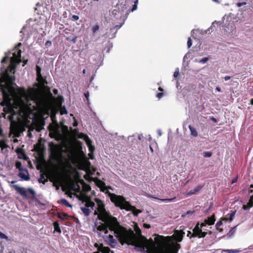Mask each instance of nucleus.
<instances>
[{
  "instance_id": "5fc2aeb1",
  "label": "nucleus",
  "mask_w": 253,
  "mask_h": 253,
  "mask_svg": "<svg viewBox=\"0 0 253 253\" xmlns=\"http://www.w3.org/2000/svg\"><path fill=\"white\" fill-rule=\"evenodd\" d=\"M230 79H231L230 76H227L224 77L225 81H228V80H230Z\"/></svg>"
},
{
  "instance_id": "393cba45",
  "label": "nucleus",
  "mask_w": 253,
  "mask_h": 253,
  "mask_svg": "<svg viewBox=\"0 0 253 253\" xmlns=\"http://www.w3.org/2000/svg\"><path fill=\"white\" fill-rule=\"evenodd\" d=\"M53 224L54 228V231L58 232L59 233H61V230L59 227V224L58 223V222H54Z\"/></svg>"
},
{
  "instance_id": "473e14b6",
  "label": "nucleus",
  "mask_w": 253,
  "mask_h": 253,
  "mask_svg": "<svg viewBox=\"0 0 253 253\" xmlns=\"http://www.w3.org/2000/svg\"><path fill=\"white\" fill-rule=\"evenodd\" d=\"M36 72H37V76H41V75H42L41 73V69L38 66H36Z\"/></svg>"
},
{
  "instance_id": "864d4df0",
  "label": "nucleus",
  "mask_w": 253,
  "mask_h": 253,
  "mask_svg": "<svg viewBox=\"0 0 253 253\" xmlns=\"http://www.w3.org/2000/svg\"><path fill=\"white\" fill-rule=\"evenodd\" d=\"M11 130L13 131V130H16L17 129V127L16 126H13L11 125Z\"/></svg>"
},
{
  "instance_id": "052dcab7",
  "label": "nucleus",
  "mask_w": 253,
  "mask_h": 253,
  "mask_svg": "<svg viewBox=\"0 0 253 253\" xmlns=\"http://www.w3.org/2000/svg\"><path fill=\"white\" fill-rule=\"evenodd\" d=\"M250 200L251 201V202L253 204V195L250 197Z\"/></svg>"
},
{
  "instance_id": "c03bdc74",
  "label": "nucleus",
  "mask_w": 253,
  "mask_h": 253,
  "mask_svg": "<svg viewBox=\"0 0 253 253\" xmlns=\"http://www.w3.org/2000/svg\"><path fill=\"white\" fill-rule=\"evenodd\" d=\"M246 4V2H238L237 3V5L238 7H241L244 5H245Z\"/></svg>"
},
{
  "instance_id": "4468645a",
  "label": "nucleus",
  "mask_w": 253,
  "mask_h": 253,
  "mask_svg": "<svg viewBox=\"0 0 253 253\" xmlns=\"http://www.w3.org/2000/svg\"><path fill=\"white\" fill-rule=\"evenodd\" d=\"M215 221V214H213L211 216L208 217V219H205V222L209 225H212L214 224Z\"/></svg>"
},
{
  "instance_id": "e2e57ef3",
  "label": "nucleus",
  "mask_w": 253,
  "mask_h": 253,
  "mask_svg": "<svg viewBox=\"0 0 253 253\" xmlns=\"http://www.w3.org/2000/svg\"><path fill=\"white\" fill-rule=\"evenodd\" d=\"M23 63H24V65H23V66H24V65H25V64H26L27 63V62H28V60H24L23 61Z\"/></svg>"
},
{
  "instance_id": "2eb2a0df",
  "label": "nucleus",
  "mask_w": 253,
  "mask_h": 253,
  "mask_svg": "<svg viewBox=\"0 0 253 253\" xmlns=\"http://www.w3.org/2000/svg\"><path fill=\"white\" fill-rule=\"evenodd\" d=\"M204 187V185H199L197 186L196 188H195L194 189H192L190 190L188 193V195H192L194 194H196L197 192H198L200 190H201V189Z\"/></svg>"
},
{
  "instance_id": "f704fd0d",
  "label": "nucleus",
  "mask_w": 253,
  "mask_h": 253,
  "mask_svg": "<svg viewBox=\"0 0 253 253\" xmlns=\"http://www.w3.org/2000/svg\"><path fill=\"white\" fill-rule=\"evenodd\" d=\"M175 199H176V197H174V198H170V199H162L161 200L163 202H173Z\"/></svg>"
},
{
  "instance_id": "39448f33",
  "label": "nucleus",
  "mask_w": 253,
  "mask_h": 253,
  "mask_svg": "<svg viewBox=\"0 0 253 253\" xmlns=\"http://www.w3.org/2000/svg\"><path fill=\"white\" fill-rule=\"evenodd\" d=\"M95 201L97 205V208L96 211H95L94 214L98 215V218L99 220H103L104 218H116L112 216L109 211H106L105 208V205L101 200L95 198Z\"/></svg>"
},
{
  "instance_id": "774afa93",
  "label": "nucleus",
  "mask_w": 253,
  "mask_h": 253,
  "mask_svg": "<svg viewBox=\"0 0 253 253\" xmlns=\"http://www.w3.org/2000/svg\"><path fill=\"white\" fill-rule=\"evenodd\" d=\"M250 103L252 105H253V98H252L250 101Z\"/></svg>"
},
{
  "instance_id": "423d86ee",
  "label": "nucleus",
  "mask_w": 253,
  "mask_h": 253,
  "mask_svg": "<svg viewBox=\"0 0 253 253\" xmlns=\"http://www.w3.org/2000/svg\"><path fill=\"white\" fill-rule=\"evenodd\" d=\"M15 189L22 196L28 198H34L35 197V193L32 189H28L26 190L24 188L19 187L17 185H14Z\"/></svg>"
},
{
  "instance_id": "ea45409f",
  "label": "nucleus",
  "mask_w": 253,
  "mask_h": 253,
  "mask_svg": "<svg viewBox=\"0 0 253 253\" xmlns=\"http://www.w3.org/2000/svg\"><path fill=\"white\" fill-rule=\"evenodd\" d=\"M0 238L1 239H7V236L0 231Z\"/></svg>"
},
{
  "instance_id": "09e8293b",
  "label": "nucleus",
  "mask_w": 253,
  "mask_h": 253,
  "mask_svg": "<svg viewBox=\"0 0 253 253\" xmlns=\"http://www.w3.org/2000/svg\"><path fill=\"white\" fill-rule=\"evenodd\" d=\"M84 96H85V98L88 100V97H89V95L88 91H87L86 92L84 93Z\"/></svg>"
},
{
  "instance_id": "3c124183",
  "label": "nucleus",
  "mask_w": 253,
  "mask_h": 253,
  "mask_svg": "<svg viewBox=\"0 0 253 253\" xmlns=\"http://www.w3.org/2000/svg\"><path fill=\"white\" fill-rule=\"evenodd\" d=\"M94 246L99 251V249H100V247H101V244L98 245L97 243H95Z\"/></svg>"
},
{
  "instance_id": "a19ab883",
  "label": "nucleus",
  "mask_w": 253,
  "mask_h": 253,
  "mask_svg": "<svg viewBox=\"0 0 253 253\" xmlns=\"http://www.w3.org/2000/svg\"><path fill=\"white\" fill-rule=\"evenodd\" d=\"M163 96H164L163 92L158 93L156 95L157 97L159 99L161 98Z\"/></svg>"
},
{
  "instance_id": "49530a36",
  "label": "nucleus",
  "mask_w": 253,
  "mask_h": 253,
  "mask_svg": "<svg viewBox=\"0 0 253 253\" xmlns=\"http://www.w3.org/2000/svg\"><path fill=\"white\" fill-rule=\"evenodd\" d=\"M206 224H207V223L204 221V222L200 224V228L202 229L203 227L206 226Z\"/></svg>"
},
{
  "instance_id": "4c0bfd02",
  "label": "nucleus",
  "mask_w": 253,
  "mask_h": 253,
  "mask_svg": "<svg viewBox=\"0 0 253 253\" xmlns=\"http://www.w3.org/2000/svg\"><path fill=\"white\" fill-rule=\"evenodd\" d=\"M179 74V69H178V68H177L174 72L173 76H174V77L176 78L178 76Z\"/></svg>"
},
{
  "instance_id": "dca6fc26",
  "label": "nucleus",
  "mask_w": 253,
  "mask_h": 253,
  "mask_svg": "<svg viewBox=\"0 0 253 253\" xmlns=\"http://www.w3.org/2000/svg\"><path fill=\"white\" fill-rule=\"evenodd\" d=\"M99 251L102 253H108L111 252L113 253V251L111 250L108 247H104L102 244H101V247L99 249Z\"/></svg>"
},
{
  "instance_id": "e433bc0d",
  "label": "nucleus",
  "mask_w": 253,
  "mask_h": 253,
  "mask_svg": "<svg viewBox=\"0 0 253 253\" xmlns=\"http://www.w3.org/2000/svg\"><path fill=\"white\" fill-rule=\"evenodd\" d=\"M192 44V41L190 38H189L187 41V46L188 48L190 47Z\"/></svg>"
},
{
  "instance_id": "4d7b16f0",
  "label": "nucleus",
  "mask_w": 253,
  "mask_h": 253,
  "mask_svg": "<svg viewBox=\"0 0 253 253\" xmlns=\"http://www.w3.org/2000/svg\"><path fill=\"white\" fill-rule=\"evenodd\" d=\"M223 251L225 252L233 253H235L237 252L236 251H234V250H232V251H231V252H229V250H225V251Z\"/></svg>"
},
{
  "instance_id": "6e6552de",
  "label": "nucleus",
  "mask_w": 253,
  "mask_h": 253,
  "mask_svg": "<svg viewBox=\"0 0 253 253\" xmlns=\"http://www.w3.org/2000/svg\"><path fill=\"white\" fill-rule=\"evenodd\" d=\"M207 235V233L203 231L202 229L200 228V223L198 222L193 229L192 236L193 237H198L199 238H204Z\"/></svg>"
},
{
  "instance_id": "a878e982",
  "label": "nucleus",
  "mask_w": 253,
  "mask_h": 253,
  "mask_svg": "<svg viewBox=\"0 0 253 253\" xmlns=\"http://www.w3.org/2000/svg\"><path fill=\"white\" fill-rule=\"evenodd\" d=\"M60 203L64 205L67 207H72V205L65 199H61L60 200Z\"/></svg>"
},
{
  "instance_id": "603ef678",
  "label": "nucleus",
  "mask_w": 253,
  "mask_h": 253,
  "mask_svg": "<svg viewBox=\"0 0 253 253\" xmlns=\"http://www.w3.org/2000/svg\"><path fill=\"white\" fill-rule=\"evenodd\" d=\"M58 90L57 89L54 88V89H53V93L55 95L57 94H58Z\"/></svg>"
},
{
  "instance_id": "a18cd8bd",
  "label": "nucleus",
  "mask_w": 253,
  "mask_h": 253,
  "mask_svg": "<svg viewBox=\"0 0 253 253\" xmlns=\"http://www.w3.org/2000/svg\"><path fill=\"white\" fill-rule=\"evenodd\" d=\"M143 227L145 228H150L151 227V226L150 224L147 223H144L143 224Z\"/></svg>"
},
{
  "instance_id": "7c9ffc66",
  "label": "nucleus",
  "mask_w": 253,
  "mask_h": 253,
  "mask_svg": "<svg viewBox=\"0 0 253 253\" xmlns=\"http://www.w3.org/2000/svg\"><path fill=\"white\" fill-rule=\"evenodd\" d=\"M203 156L205 158H209L212 156V152L210 151H205L203 153Z\"/></svg>"
},
{
  "instance_id": "338daca9",
  "label": "nucleus",
  "mask_w": 253,
  "mask_h": 253,
  "mask_svg": "<svg viewBox=\"0 0 253 253\" xmlns=\"http://www.w3.org/2000/svg\"><path fill=\"white\" fill-rule=\"evenodd\" d=\"M249 192L250 193H253V188H252V189H249Z\"/></svg>"
},
{
  "instance_id": "2f4dec72",
  "label": "nucleus",
  "mask_w": 253,
  "mask_h": 253,
  "mask_svg": "<svg viewBox=\"0 0 253 253\" xmlns=\"http://www.w3.org/2000/svg\"><path fill=\"white\" fill-rule=\"evenodd\" d=\"M99 29V25H95V26H93L92 28V31L93 33H95L96 31H97Z\"/></svg>"
},
{
  "instance_id": "b1692460",
  "label": "nucleus",
  "mask_w": 253,
  "mask_h": 253,
  "mask_svg": "<svg viewBox=\"0 0 253 253\" xmlns=\"http://www.w3.org/2000/svg\"><path fill=\"white\" fill-rule=\"evenodd\" d=\"M253 207V204L251 202V201L249 200V202L247 205H243L242 208L245 211L249 210L250 208Z\"/></svg>"
},
{
  "instance_id": "6e6d98bb",
  "label": "nucleus",
  "mask_w": 253,
  "mask_h": 253,
  "mask_svg": "<svg viewBox=\"0 0 253 253\" xmlns=\"http://www.w3.org/2000/svg\"><path fill=\"white\" fill-rule=\"evenodd\" d=\"M122 25H116L115 26V28L116 29V30H118L119 29H120Z\"/></svg>"
},
{
  "instance_id": "79ce46f5",
  "label": "nucleus",
  "mask_w": 253,
  "mask_h": 253,
  "mask_svg": "<svg viewBox=\"0 0 253 253\" xmlns=\"http://www.w3.org/2000/svg\"><path fill=\"white\" fill-rule=\"evenodd\" d=\"M51 42L50 41H46V42L45 43V45L46 46V47H49L51 45Z\"/></svg>"
},
{
  "instance_id": "c9c22d12",
  "label": "nucleus",
  "mask_w": 253,
  "mask_h": 253,
  "mask_svg": "<svg viewBox=\"0 0 253 253\" xmlns=\"http://www.w3.org/2000/svg\"><path fill=\"white\" fill-rule=\"evenodd\" d=\"M70 19L72 21H76L79 19V17L78 15H73Z\"/></svg>"
},
{
  "instance_id": "1a4fd4ad",
  "label": "nucleus",
  "mask_w": 253,
  "mask_h": 253,
  "mask_svg": "<svg viewBox=\"0 0 253 253\" xmlns=\"http://www.w3.org/2000/svg\"><path fill=\"white\" fill-rule=\"evenodd\" d=\"M134 231L135 233H134V235L132 237V240H131L129 244H127V245H132L134 242V240L136 238H141V239H145V237L142 235L141 230L138 226L136 223H134Z\"/></svg>"
},
{
  "instance_id": "58836bf2",
  "label": "nucleus",
  "mask_w": 253,
  "mask_h": 253,
  "mask_svg": "<svg viewBox=\"0 0 253 253\" xmlns=\"http://www.w3.org/2000/svg\"><path fill=\"white\" fill-rule=\"evenodd\" d=\"M208 60V58L207 57H205V58H202L201 60H200V63H205L206 62H207Z\"/></svg>"
},
{
  "instance_id": "f257e3e1",
  "label": "nucleus",
  "mask_w": 253,
  "mask_h": 253,
  "mask_svg": "<svg viewBox=\"0 0 253 253\" xmlns=\"http://www.w3.org/2000/svg\"><path fill=\"white\" fill-rule=\"evenodd\" d=\"M101 220L104 222V223H100L97 227V230L103 231L107 234L109 229L114 232L115 236L122 245L130 243L132 237L134 235V231L131 228L127 229L122 226L117 218H104Z\"/></svg>"
},
{
  "instance_id": "9d476101",
  "label": "nucleus",
  "mask_w": 253,
  "mask_h": 253,
  "mask_svg": "<svg viewBox=\"0 0 253 253\" xmlns=\"http://www.w3.org/2000/svg\"><path fill=\"white\" fill-rule=\"evenodd\" d=\"M185 234V232L182 230H175L173 234L170 236L171 237V239H173L175 241L177 242H180L182 241L183 238V236ZM172 241L171 240V243H172Z\"/></svg>"
},
{
  "instance_id": "5701e85b",
  "label": "nucleus",
  "mask_w": 253,
  "mask_h": 253,
  "mask_svg": "<svg viewBox=\"0 0 253 253\" xmlns=\"http://www.w3.org/2000/svg\"><path fill=\"white\" fill-rule=\"evenodd\" d=\"M8 250H9L7 249L6 246H4L1 243H0V253L1 252L2 253H7Z\"/></svg>"
},
{
  "instance_id": "680f3d73",
  "label": "nucleus",
  "mask_w": 253,
  "mask_h": 253,
  "mask_svg": "<svg viewBox=\"0 0 253 253\" xmlns=\"http://www.w3.org/2000/svg\"><path fill=\"white\" fill-rule=\"evenodd\" d=\"M158 90L161 91V92H163V91H164V89L161 87H159L158 88Z\"/></svg>"
},
{
  "instance_id": "c85d7f7f",
  "label": "nucleus",
  "mask_w": 253,
  "mask_h": 253,
  "mask_svg": "<svg viewBox=\"0 0 253 253\" xmlns=\"http://www.w3.org/2000/svg\"><path fill=\"white\" fill-rule=\"evenodd\" d=\"M58 217L62 220H63L65 218L67 219L68 217V215L66 213H59L58 214Z\"/></svg>"
},
{
  "instance_id": "cd10ccee",
  "label": "nucleus",
  "mask_w": 253,
  "mask_h": 253,
  "mask_svg": "<svg viewBox=\"0 0 253 253\" xmlns=\"http://www.w3.org/2000/svg\"><path fill=\"white\" fill-rule=\"evenodd\" d=\"M16 168L18 169L19 171H23L25 169H23L22 164L20 162L17 161L15 163Z\"/></svg>"
},
{
  "instance_id": "f3484780",
  "label": "nucleus",
  "mask_w": 253,
  "mask_h": 253,
  "mask_svg": "<svg viewBox=\"0 0 253 253\" xmlns=\"http://www.w3.org/2000/svg\"><path fill=\"white\" fill-rule=\"evenodd\" d=\"M94 206H95L94 203L92 201H91L90 198H88L86 200L85 203V207H86L87 208H90L92 210H93Z\"/></svg>"
},
{
  "instance_id": "bf43d9fd",
  "label": "nucleus",
  "mask_w": 253,
  "mask_h": 253,
  "mask_svg": "<svg viewBox=\"0 0 253 253\" xmlns=\"http://www.w3.org/2000/svg\"><path fill=\"white\" fill-rule=\"evenodd\" d=\"M215 90L216 91H217L218 92H220L221 91V89L219 87H216V88H215Z\"/></svg>"
},
{
  "instance_id": "ddd939ff",
  "label": "nucleus",
  "mask_w": 253,
  "mask_h": 253,
  "mask_svg": "<svg viewBox=\"0 0 253 253\" xmlns=\"http://www.w3.org/2000/svg\"><path fill=\"white\" fill-rule=\"evenodd\" d=\"M18 176L21 179L26 181H28L30 179L28 170L26 168L23 171H20Z\"/></svg>"
},
{
  "instance_id": "c756f323",
  "label": "nucleus",
  "mask_w": 253,
  "mask_h": 253,
  "mask_svg": "<svg viewBox=\"0 0 253 253\" xmlns=\"http://www.w3.org/2000/svg\"><path fill=\"white\" fill-rule=\"evenodd\" d=\"M47 179L44 178V176L43 174H41V177L38 179V181L39 183H42L43 184H45L46 182H47Z\"/></svg>"
},
{
  "instance_id": "9b49d317",
  "label": "nucleus",
  "mask_w": 253,
  "mask_h": 253,
  "mask_svg": "<svg viewBox=\"0 0 253 253\" xmlns=\"http://www.w3.org/2000/svg\"><path fill=\"white\" fill-rule=\"evenodd\" d=\"M22 44L21 42H19L15 47L12 50L13 52H11V51L8 52V53H5V56L2 58V59L1 61V64H4L7 62L8 59L9 58V55L12 54L13 55L14 53H17V51L21 50L19 49V47L21 46Z\"/></svg>"
},
{
  "instance_id": "aec40b11",
  "label": "nucleus",
  "mask_w": 253,
  "mask_h": 253,
  "mask_svg": "<svg viewBox=\"0 0 253 253\" xmlns=\"http://www.w3.org/2000/svg\"><path fill=\"white\" fill-rule=\"evenodd\" d=\"M235 212H236L235 211H231V212L230 213H228L225 216V219L226 220L232 221L233 220V218L234 217V216L235 214Z\"/></svg>"
},
{
  "instance_id": "7ed1b4c3",
  "label": "nucleus",
  "mask_w": 253,
  "mask_h": 253,
  "mask_svg": "<svg viewBox=\"0 0 253 253\" xmlns=\"http://www.w3.org/2000/svg\"><path fill=\"white\" fill-rule=\"evenodd\" d=\"M153 236L156 237L154 238V241L152 238L149 240L142 239L145 242L149 243L156 244L157 247L159 249L160 251L158 253H178V250L180 248V244L171 242V237L169 236L164 237L162 235H157L155 234Z\"/></svg>"
},
{
  "instance_id": "20e7f679",
  "label": "nucleus",
  "mask_w": 253,
  "mask_h": 253,
  "mask_svg": "<svg viewBox=\"0 0 253 253\" xmlns=\"http://www.w3.org/2000/svg\"><path fill=\"white\" fill-rule=\"evenodd\" d=\"M110 196L111 201L115 204L116 207L120 208L121 210L131 211L134 215H137L141 212V211L131 206L123 196L117 195L114 193L110 194Z\"/></svg>"
},
{
  "instance_id": "bb28decb",
  "label": "nucleus",
  "mask_w": 253,
  "mask_h": 253,
  "mask_svg": "<svg viewBox=\"0 0 253 253\" xmlns=\"http://www.w3.org/2000/svg\"><path fill=\"white\" fill-rule=\"evenodd\" d=\"M84 183L83 185V190L85 192H88L91 190V187L89 185L85 183L83 181Z\"/></svg>"
},
{
  "instance_id": "f8f14e48",
  "label": "nucleus",
  "mask_w": 253,
  "mask_h": 253,
  "mask_svg": "<svg viewBox=\"0 0 253 253\" xmlns=\"http://www.w3.org/2000/svg\"><path fill=\"white\" fill-rule=\"evenodd\" d=\"M156 246L157 245L156 244L149 243L148 242H144L142 244V247H143L144 249H146L147 251H148L150 252H153L155 251L157 248Z\"/></svg>"
},
{
  "instance_id": "f03ea898",
  "label": "nucleus",
  "mask_w": 253,
  "mask_h": 253,
  "mask_svg": "<svg viewBox=\"0 0 253 253\" xmlns=\"http://www.w3.org/2000/svg\"><path fill=\"white\" fill-rule=\"evenodd\" d=\"M0 91L3 96V101L0 102V105L3 106V111L4 113H2L4 118H7L12 123H15L14 120V116L16 115V112L11 103V98L14 96V89H12L10 85L8 84H5L3 86L0 85Z\"/></svg>"
},
{
  "instance_id": "0eeeda50",
  "label": "nucleus",
  "mask_w": 253,
  "mask_h": 253,
  "mask_svg": "<svg viewBox=\"0 0 253 253\" xmlns=\"http://www.w3.org/2000/svg\"><path fill=\"white\" fill-rule=\"evenodd\" d=\"M49 147L51 155L53 157L56 158L61 157V149L59 145L51 143L49 144Z\"/></svg>"
},
{
  "instance_id": "37998d69",
  "label": "nucleus",
  "mask_w": 253,
  "mask_h": 253,
  "mask_svg": "<svg viewBox=\"0 0 253 253\" xmlns=\"http://www.w3.org/2000/svg\"><path fill=\"white\" fill-rule=\"evenodd\" d=\"M136 8H137V4L135 2V4L132 5L131 10V11H133L134 10H136Z\"/></svg>"
},
{
  "instance_id": "8fccbe9b",
  "label": "nucleus",
  "mask_w": 253,
  "mask_h": 253,
  "mask_svg": "<svg viewBox=\"0 0 253 253\" xmlns=\"http://www.w3.org/2000/svg\"><path fill=\"white\" fill-rule=\"evenodd\" d=\"M77 37L75 36V37H74L73 39H72L71 40V41L73 43H75L77 41Z\"/></svg>"
},
{
  "instance_id": "412c9836",
  "label": "nucleus",
  "mask_w": 253,
  "mask_h": 253,
  "mask_svg": "<svg viewBox=\"0 0 253 253\" xmlns=\"http://www.w3.org/2000/svg\"><path fill=\"white\" fill-rule=\"evenodd\" d=\"M108 241L110 242L109 245L112 247L113 244H116L117 243L116 240L114 238L112 235H109L107 237Z\"/></svg>"
},
{
  "instance_id": "a211bd4d",
  "label": "nucleus",
  "mask_w": 253,
  "mask_h": 253,
  "mask_svg": "<svg viewBox=\"0 0 253 253\" xmlns=\"http://www.w3.org/2000/svg\"><path fill=\"white\" fill-rule=\"evenodd\" d=\"M37 80L42 85H44L47 84V81L43 78L42 75H41V76H37Z\"/></svg>"
},
{
  "instance_id": "13d9d810",
  "label": "nucleus",
  "mask_w": 253,
  "mask_h": 253,
  "mask_svg": "<svg viewBox=\"0 0 253 253\" xmlns=\"http://www.w3.org/2000/svg\"><path fill=\"white\" fill-rule=\"evenodd\" d=\"M194 212V211H187L186 213L187 214H192Z\"/></svg>"
},
{
  "instance_id": "0e129e2a",
  "label": "nucleus",
  "mask_w": 253,
  "mask_h": 253,
  "mask_svg": "<svg viewBox=\"0 0 253 253\" xmlns=\"http://www.w3.org/2000/svg\"><path fill=\"white\" fill-rule=\"evenodd\" d=\"M211 120H212V121H214V122H215V123L217 122V121H216V119H215V118H213V117H212V118H211Z\"/></svg>"
},
{
  "instance_id": "69168bd1",
  "label": "nucleus",
  "mask_w": 253,
  "mask_h": 253,
  "mask_svg": "<svg viewBox=\"0 0 253 253\" xmlns=\"http://www.w3.org/2000/svg\"><path fill=\"white\" fill-rule=\"evenodd\" d=\"M99 183H100L102 185H105V183L101 180H99Z\"/></svg>"
},
{
  "instance_id": "4be33fe9",
  "label": "nucleus",
  "mask_w": 253,
  "mask_h": 253,
  "mask_svg": "<svg viewBox=\"0 0 253 253\" xmlns=\"http://www.w3.org/2000/svg\"><path fill=\"white\" fill-rule=\"evenodd\" d=\"M81 209L85 216H87L90 214L91 211L88 208L84 207H81Z\"/></svg>"
},
{
  "instance_id": "6ab92c4d",
  "label": "nucleus",
  "mask_w": 253,
  "mask_h": 253,
  "mask_svg": "<svg viewBox=\"0 0 253 253\" xmlns=\"http://www.w3.org/2000/svg\"><path fill=\"white\" fill-rule=\"evenodd\" d=\"M188 127L190 129L191 135L194 137H197L198 135V132L195 128L193 127L191 125H189Z\"/></svg>"
},
{
  "instance_id": "de8ad7c7",
  "label": "nucleus",
  "mask_w": 253,
  "mask_h": 253,
  "mask_svg": "<svg viewBox=\"0 0 253 253\" xmlns=\"http://www.w3.org/2000/svg\"><path fill=\"white\" fill-rule=\"evenodd\" d=\"M192 233L191 232V231H188V232H187V236L188 237H189L190 238H191V237H193L192 236Z\"/></svg>"
},
{
  "instance_id": "72a5a7b5",
  "label": "nucleus",
  "mask_w": 253,
  "mask_h": 253,
  "mask_svg": "<svg viewBox=\"0 0 253 253\" xmlns=\"http://www.w3.org/2000/svg\"><path fill=\"white\" fill-rule=\"evenodd\" d=\"M222 225V222L220 220L217 222L215 224V227L217 229L219 230L220 227Z\"/></svg>"
}]
</instances>
